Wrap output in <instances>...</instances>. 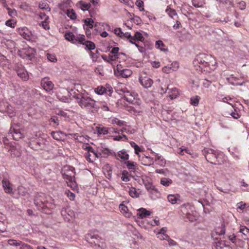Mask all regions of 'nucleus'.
Listing matches in <instances>:
<instances>
[{
	"instance_id": "3",
	"label": "nucleus",
	"mask_w": 249,
	"mask_h": 249,
	"mask_svg": "<svg viewBox=\"0 0 249 249\" xmlns=\"http://www.w3.org/2000/svg\"><path fill=\"white\" fill-rule=\"evenodd\" d=\"M179 215L185 221H194L196 220L193 206L189 203L183 204L180 206Z\"/></svg>"
},
{
	"instance_id": "15",
	"label": "nucleus",
	"mask_w": 249,
	"mask_h": 249,
	"mask_svg": "<svg viewBox=\"0 0 249 249\" xmlns=\"http://www.w3.org/2000/svg\"><path fill=\"white\" fill-rule=\"evenodd\" d=\"M19 34L26 40H31L32 39V32L28 28L24 27L21 28L19 30Z\"/></svg>"
},
{
	"instance_id": "63",
	"label": "nucleus",
	"mask_w": 249,
	"mask_h": 249,
	"mask_svg": "<svg viewBox=\"0 0 249 249\" xmlns=\"http://www.w3.org/2000/svg\"><path fill=\"white\" fill-rule=\"evenodd\" d=\"M16 24V22H14V20L13 19H9L6 20V21L5 22V25L8 27L11 28H15Z\"/></svg>"
},
{
	"instance_id": "2",
	"label": "nucleus",
	"mask_w": 249,
	"mask_h": 249,
	"mask_svg": "<svg viewBox=\"0 0 249 249\" xmlns=\"http://www.w3.org/2000/svg\"><path fill=\"white\" fill-rule=\"evenodd\" d=\"M77 103L83 108L89 109L93 112L95 110V101L89 96L83 94H76L74 95Z\"/></svg>"
},
{
	"instance_id": "55",
	"label": "nucleus",
	"mask_w": 249,
	"mask_h": 249,
	"mask_svg": "<svg viewBox=\"0 0 249 249\" xmlns=\"http://www.w3.org/2000/svg\"><path fill=\"white\" fill-rule=\"evenodd\" d=\"M102 58L104 59L105 61L107 62H111L113 61H115V57L113 56L112 54H109L108 56L107 55H102Z\"/></svg>"
},
{
	"instance_id": "32",
	"label": "nucleus",
	"mask_w": 249,
	"mask_h": 249,
	"mask_svg": "<svg viewBox=\"0 0 249 249\" xmlns=\"http://www.w3.org/2000/svg\"><path fill=\"white\" fill-rule=\"evenodd\" d=\"M169 90L170 91H169V96L171 99L176 98L178 96H179V92L177 88H173Z\"/></svg>"
},
{
	"instance_id": "27",
	"label": "nucleus",
	"mask_w": 249,
	"mask_h": 249,
	"mask_svg": "<svg viewBox=\"0 0 249 249\" xmlns=\"http://www.w3.org/2000/svg\"><path fill=\"white\" fill-rule=\"evenodd\" d=\"M77 6L83 11L89 10L91 7V4L90 3L86 2L83 0L79 1Z\"/></svg>"
},
{
	"instance_id": "60",
	"label": "nucleus",
	"mask_w": 249,
	"mask_h": 249,
	"mask_svg": "<svg viewBox=\"0 0 249 249\" xmlns=\"http://www.w3.org/2000/svg\"><path fill=\"white\" fill-rule=\"evenodd\" d=\"M158 237L160 240H167L169 238V236L164 232H159L158 234Z\"/></svg>"
},
{
	"instance_id": "31",
	"label": "nucleus",
	"mask_w": 249,
	"mask_h": 249,
	"mask_svg": "<svg viewBox=\"0 0 249 249\" xmlns=\"http://www.w3.org/2000/svg\"><path fill=\"white\" fill-rule=\"evenodd\" d=\"M119 208L121 211V212L124 214L126 217H130L131 215V213H128V208L125 205H123V204H120L119 206Z\"/></svg>"
},
{
	"instance_id": "19",
	"label": "nucleus",
	"mask_w": 249,
	"mask_h": 249,
	"mask_svg": "<svg viewBox=\"0 0 249 249\" xmlns=\"http://www.w3.org/2000/svg\"><path fill=\"white\" fill-rule=\"evenodd\" d=\"M95 106L96 107H94V111H97L99 108H101L104 111H108L109 110L107 103L104 102V101H95Z\"/></svg>"
},
{
	"instance_id": "34",
	"label": "nucleus",
	"mask_w": 249,
	"mask_h": 249,
	"mask_svg": "<svg viewBox=\"0 0 249 249\" xmlns=\"http://www.w3.org/2000/svg\"><path fill=\"white\" fill-rule=\"evenodd\" d=\"M239 231L244 235V237H242L244 239H248L249 238V228L246 227H242L240 228Z\"/></svg>"
},
{
	"instance_id": "53",
	"label": "nucleus",
	"mask_w": 249,
	"mask_h": 249,
	"mask_svg": "<svg viewBox=\"0 0 249 249\" xmlns=\"http://www.w3.org/2000/svg\"><path fill=\"white\" fill-rule=\"evenodd\" d=\"M17 191L18 194L21 196H25L27 193L26 189L23 186H19L18 187Z\"/></svg>"
},
{
	"instance_id": "62",
	"label": "nucleus",
	"mask_w": 249,
	"mask_h": 249,
	"mask_svg": "<svg viewBox=\"0 0 249 249\" xmlns=\"http://www.w3.org/2000/svg\"><path fill=\"white\" fill-rule=\"evenodd\" d=\"M46 56H47V59L50 61H51V62L57 61V59L56 58V56L53 54L47 53L46 54Z\"/></svg>"
},
{
	"instance_id": "56",
	"label": "nucleus",
	"mask_w": 249,
	"mask_h": 249,
	"mask_svg": "<svg viewBox=\"0 0 249 249\" xmlns=\"http://www.w3.org/2000/svg\"><path fill=\"white\" fill-rule=\"evenodd\" d=\"M131 73L132 71L130 69H124V71L122 73V77H128L130 76Z\"/></svg>"
},
{
	"instance_id": "5",
	"label": "nucleus",
	"mask_w": 249,
	"mask_h": 249,
	"mask_svg": "<svg viewBox=\"0 0 249 249\" xmlns=\"http://www.w3.org/2000/svg\"><path fill=\"white\" fill-rule=\"evenodd\" d=\"M34 203L38 210L41 211L42 213L50 214L52 213V210L55 207L53 200L50 199V201H43L40 199L36 198Z\"/></svg>"
},
{
	"instance_id": "14",
	"label": "nucleus",
	"mask_w": 249,
	"mask_h": 249,
	"mask_svg": "<svg viewBox=\"0 0 249 249\" xmlns=\"http://www.w3.org/2000/svg\"><path fill=\"white\" fill-rule=\"evenodd\" d=\"M179 67V63L177 61H174L170 66H166L162 68V71L165 73H170V72L176 71Z\"/></svg>"
},
{
	"instance_id": "41",
	"label": "nucleus",
	"mask_w": 249,
	"mask_h": 249,
	"mask_svg": "<svg viewBox=\"0 0 249 249\" xmlns=\"http://www.w3.org/2000/svg\"><path fill=\"white\" fill-rule=\"evenodd\" d=\"M200 97L199 96H195L191 98V104L193 106H197L199 104Z\"/></svg>"
},
{
	"instance_id": "59",
	"label": "nucleus",
	"mask_w": 249,
	"mask_h": 249,
	"mask_svg": "<svg viewBox=\"0 0 249 249\" xmlns=\"http://www.w3.org/2000/svg\"><path fill=\"white\" fill-rule=\"evenodd\" d=\"M124 69H123L121 65H118L116 67V69H114V73L116 74V75H118L117 74V72L118 74H119L120 75L122 76V72L124 71Z\"/></svg>"
},
{
	"instance_id": "49",
	"label": "nucleus",
	"mask_w": 249,
	"mask_h": 249,
	"mask_svg": "<svg viewBox=\"0 0 249 249\" xmlns=\"http://www.w3.org/2000/svg\"><path fill=\"white\" fill-rule=\"evenodd\" d=\"M240 79H228V81L231 83L233 85V86H242L243 84V82L238 81Z\"/></svg>"
},
{
	"instance_id": "48",
	"label": "nucleus",
	"mask_w": 249,
	"mask_h": 249,
	"mask_svg": "<svg viewBox=\"0 0 249 249\" xmlns=\"http://www.w3.org/2000/svg\"><path fill=\"white\" fill-rule=\"evenodd\" d=\"M121 131L122 133L125 132L127 133H130L132 134V133H134L136 132V130L134 129H131V128H130L129 127L125 126L122 128Z\"/></svg>"
},
{
	"instance_id": "1",
	"label": "nucleus",
	"mask_w": 249,
	"mask_h": 249,
	"mask_svg": "<svg viewBox=\"0 0 249 249\" xmlns=\"http://www.w3.org/2000/svg\"><path fill=\"white\" fill-rule=\"evenodd\" d=\"M216 62L214 57L205 53L197 54L193 61L196 71L200 72H211L216 68Z\"/></svg>"
},
{
	"instance_id": "4",
	"label": "nucleus",
	"mask_w": 249,
	"mask_h": 249,
	"mask_svg": "<svg viewBox=\"0 0 249 249\" xmlns=\"http://www.w3.org/2000/svg\"><path fill=\"white\" fill-rule=\"evenodd\" d=\"M34 203L38 210L41 211L42 213L50 214L52 213V210L55 207L53 200L50 199V201H43L40 199L36 198Z\"/></svg>"
},
{
	"instance_id": "17",
	"label": "nucleus",
	"mask_w": 249,
	"mask_h": 249,
	"mask_svg": "<svg viewBox=\"0 0 249 249\" xmlns=\"http://www.w3.org/2000/svg\"><path fill=\"white\" fill-rule=\"evenodd\" d=\"M140 160L142 161V164L145 166H150V165L153 164L154 163L153 158L146 156L144 155L140 156Z\"/></svg>"
},
{
	"instance_id": "42",
	"label": "nucleus",
	"mask_w": 249,
	"mask_h": 249,
	"mask_svg": "<svg viewBox=\"0 0 249 249\" xmlns=\"http://www.w3.org/2000/svg\"><path fill=\"white\" fill-rule=\"evenodd\" d=\"M166 12L167 13L170 17L173 18L174 16L177 15L176 11L173 8H171L169 7H167L166 9Z\"/></svg>"
},
{
	"instance_id": "22",
	"label": "nucleus",
	"mask_w": 249,
	"mask_h": 249,
	"mask_svg": "<svg viewBox=\"0 0 249 249\" xmlns=\"http://www.w3.org/2000/svg\"><path fill=\"white\" fill-rule=\"evenodd\" d=\"M139 80L141 84L145 88H149L152 86L153 81L151 78H140Z\"/></svg>"
},
{
	"instance_id": "7",
	"label": "nucleus",
	"mask_w": 249,
	"mask_h": 249,
	"mask_svg": "<svg viewBox=\"0 0 249 249\" xmlns=\"http://www.w3.org/2000/svg\"><path fill=\"white\" fill-rule=\"evenodd\" d=\"M205 157L208 162L212 164H219L218 156L217 152L212 149L204 148L202 151Z\"/></svg>"
},
{
	"instance_id": "24",
	"label": "nucleus",
	"mask_w": 249,
	"mask_h": 249,
	"mask_svg": "<svg viewBox=\"0 0 249 249\" xmlns=\"http://www.w3.org/2000/svg\"><path fill=\"white\" fill-rule=\"evenodd\" d=\"M155 47L157 49L160 50L161 51L166 52L168 51L167 47L164 44L163 42L161 40H158L156 41Z\"/></svg>"
},
{
	"instance_id": "35",
	"label": "nucleus",
	"mask_w": 249,
	"mask_h": 249,
	"mask_svg": "<svg viewBox=\"0 0 249 249\" xmlns=\"http://www.w3.org/2000/svg\"><path fill=\"white\" fill-rule=\"evenodd\" d=\"M65 36L66 39L73 43L76 42V40H77L76 36H75L74 35H73V33L71 32L67 33L65 34Z\"/></svg>"
},
{
	"instance_id": "13",
	"label": "nucleus",
	"mask_w": 249,
	"mask_h": 249,
	"mask_svg": "<svg viewBox=\"0 0 249 249\" xmlns=\"http://www.w3.org/2000/svg\"><path fill=\"white\" fill-rule=\"evenodd\" d=\"M112 91V87L109 85H106V88L103 86H98L94 89V92L98 95H103L104 93H107L108 95H110Z\"/></svg>"
},
{
	"instance_id": "16",
	"label": "nucleus",
	"mask_w": 249,
	"mask_h": 249,
	"mask_svg": "<svg viewBox=\"0 0 249 249\" xmlns=\"http://www.w3.org/2000/svg\"><path fill=\"white\" fill-rule=\"evenodd\" d=\"M2 187L4 192L7 194L13 193V185L7 178H3L2 181Z\"/></svg>"
},
{
	"instance_id": "23",
	"label": "nucleus",
	"mask_w": 249,
	"mask_h": 249,
	"mask_svg": "<svg viewBox=\"0 0 249 249\" xmlns=\"http://www.w3.org/2000/svg\"><path fill=\"white\" fill-rule=\"evenodd\" d=\"M179 195H169L167 196L168 201L172 204H176L180 201Z\"/></svg>"
},
{
	"instance_id": "10",
	"label": "nucleus",
	"mask_w": 249,
	"mask_h": 249,
	"mask_svg": "<svg viewBox=\"0 0 249 249\" xmlns=\"http://www.w3.org/2000/svg\"><path fill=\"white\" fill-rule=\"evenodd\" d=\"M83 147L87 151L85 154V157L87 161L92 162L95 161L96 158L99 157L98 153L94 151L92 147L89 145H85Z\"/></svg>"
},
{
	"instance_id": "28",
	"label": "nucleus",
	"mask_w": 249,
	"mask_h": 249,
	"mask_svg": "<svg viewBox=\"0 0 249 249\" xmlns=\"http://www.w3.org/2000/svg\"><path fill=\"white\" fill-rule=\"evenodd\" d=\"M152 154L154 155L156 158L155 159V161L157 162V164H159L160 166H164L166 164V161L163 157L158 156V154L153 151L152 152Z\"/></svg>"
},
{
	"instance_id": "9",
	"label": "nucleus",
	"mask_w": 249,
	"mask_h": 249,
	"mask_svg": "<svg viewBox=\"0 0 249 249\" xmlns=\"http://www.w3.org/2000/svg\"><path fill=\"white\" fill-rule=\"evenodd\" d=\"M36 51L31 47H25L21 50L18 51V54L24 59H32L35 57Z\"/></svg>"
},
{
	"instance_id": "36",
	"label": "nucleus",
	"mask_w": 249,
	"mask_h": 249,
	"mask_svg": "<svg viewBox=\"0 0 249 249\" xmlns=\"http://www.w3.org/2000/svg\"><path fill=\"white\" fill-rule=\"evenodd\" d=\"M192 2L195 7H203L205 3V0H192Z\"/></svg>"
},
{
	"instance_id": "43",
	"label": "nucleus",
	"mask_w": 249,
	"mask_h": 249,
	"mask_svg": "<svg viewBox=\"0 0 249 249\" xmlns=\"http://www.w3.org/2000/svg\"><path fill=\"white\" fill-rule=\"evenodd\" d=\"M121 179L122 181L127 182L130 180V177L128 176V172L127 171H124L122 172Z\"/></svg>"
},
{
	"instance_id": "8",
	"label": "nucleus",
	"mask_w": 249,
	"mask_h": 249,
	"mask_svg": "<svg viewBox=\"0 0 249 249\" xmlns=\"http://www.w3.org/2000/svg\"><path fill=\"white\" fill-rule=\"evenodd\" d=\"M124 98L131 104H136V105H140L141 104L140 100L138 99V93L133 90L128 89L127 88H126L124 93Z\"/></svg>"
},
{
	"instance_id": "51",
	"label": "nucleus",
	"mask_w": 249,
	"mask_h": 249,
	"mask_svg": "<svg viewBox=\"0 0 249 249\" xmlns=\"http://www.w3.org/2000/svg\"><path fill=\"white\" fill-rule=\"evenodd\" d=\"M110 122L113 124H117L120 126L124 125V122H123V121L118 120V118H112V120H111Z\"/></svg>"
},
{
	"instance_id": "25",
	"label": "nucleus",
	"mask_w": 249,
	"mask_h": 249,
	"mask_svg": "<svg viewBox=\"0 0 249 249\" xmlns=\"http://www.w3.org/2000/svg\"><path fill=\"white\" fill-rule=\"evenodd\" d=\"M125 164L130 172H135L138 169V164L136 162L127 160L125 162Z\"/></svg>"
},
{
	"instance_id": "47",
	"label": "nucleus",
	"mask_w": 249,
	"mask_h": 249,
	"mask_svg": "<svg viewBox=\"0 0 249 249\" xmlns=\"http://www.w3.org/2000/svg\"><path fill=\"white\" fill-rule=\"evenodd\" d=\"M48 18L49 17H46L44 20H43L41 23L42 27H43L45 30H49L50 28L49 24Z\"/></svg>"
},
{
	"instance_id": "33",
	"label": "nucleus",
	"mask_w": 249,
	"mask_h": 249,
	"mask_svg": "<svg viewBox=\"0 0 249 249\" xmlns=\"http://www.w3.org/2000/svg\"><path fill=\"white\" fill-rule=\"evenodd\" d=\"M122 38H126L127 39L129 40V42H131L132 44H134L136 46L138 47V44L135 42L133 41V39H134V37H132L130 33L128 32H125L124 33L123 32L122 36Z\"/></svg>"
},
{
	"instance_id": "50",
	"label": "nucleus",
	"mask_w": 249,
	"mask_h": 249,
	"mask_svg": "<svg viewBox=\"0 0 249 249\" xmlns=\"http://www.w3.org/2000/svg\"><path fill=\"white\" fill-rule=\"evenodd\" d=\"M117 58L116 59V61L121 62V61H125L126 59V56L125 54L124 53H119V54H117Z\"/></svg>"
},
{
	"instance_id": "39",
	"label": "nucleus",
	"mask_w": 249,
	"mask_h": 249,
	"mask_svg": "<svg viewBox=\"0 0 249 249\" xmlns=\"http://www.w3.org/2000/svg\"><path fill=\"white\" fill-rule=\"evenodd\" d=\"M129 196H131L133 198H135H135H137V197H139L140 195L138 191H136V188H133V187L129 189Z\"/></svg>"
},
{
	"instance_id": "61",
	"label": "nucleus",
	"mask_w": 249,
	"mask_h": 249,
	"mask_svg": "<svg viewBox=\"0 0 249 249\" xmlns=\"http://www.w3.org/2000/svg\"><path fill=\"white\" fill-rule=\"evenodd\" d=\"M11 154L14 157H19L21 155V152L19 149L12 148L11 149Z\"/></svg>"
},
{
	"instance_id": "52",
	"label": "nucleus",
	"mask_w": 249,
	"mask_h": 249,
	"mask_svg": "<svg viewBox=\"0 0 249 249\" xmlns=\"http://www.w3.org/2000/svg\"><path fill=\"white\" fill-rule=\"evenodd\" d=\"M216 233L218 235H223L225 233V228L224 225H222L220 227L216 228Z\"/></svg>"
},
{
	"instance_id": "26",
	"label": "nucleus",
	"mask_w": 249,
	"mask_h": 249,
	"mask_svg": "<svg viewBox=\"0 0 249 249\" xmlns=\"http://www.w3.org/2000/svg\"><path fill=\"white\" fill-rule=\"evenodd\" d=\"M137 213V215L142 218L146 217V216L150 215L151 213L150 211L146 210V209L143 208H140Z\"/></svg>"
},
{
	"instance_id": "40",
	"label": "nucleus",
	"mask_w": 249,
	"mask_h": 249,
	"mask_svg": "<svg viewBox=\"0 0 249 249\" xmlns=\"http://www.w3.org/2000/svg\"><path fill=\"white\" fill-rule=\"evenodd\" d=\"M85 25L89 28H92L93 27V20L91 18H87L84 21Z\"/></svg>"
},
{
	"instance_id": "58",
	"label": "nucleus",
	"mask_w": 249,
	"mask_h": 249,
	"mask_svg": "<svg viewBox=\"0 0 249 249\" xmlns=\"http://www.w3.org/2000/svg\"><path fill=\"white\" fill-rule=\"evenodd\" d=\"M39 7L42 10H48V9L50 10V8L49 7L48 4L45 1H42L39 4Z\"/></svg>"
},
{
	"instance_id": "45",
	"label": "nucleus",
	"mask_w": 249,
	"mask_h": 249,
	"mask_svg": "<svg viewBox=\"0 0 249 249\" xmlns=\"http://www.w3.org/2000/svg\"><path fill=\"white\" fill-rule=\"evenodd\" d=\"M172 182V181L171 180V179L167 178H161L160 183L163 186H168L171 185Z\"/></svg>"
},
{
	"instance_id": "64",
	"label": "nucleus",
	"mask_w": 249,
	"mask_h": 249,
	"mask_svg": "<svg viewBox=\"0 0 249 249\" xmlns=\"http://www.w3.org/2000/svg\"><path fill=\"white\" fill-rule=\"evenodd\" d=\"M236 206L237 209L243 211L246 208L247 204L243 202V201H240L239 203H237Z\"/></svg>"
},
{
	"instance_id": "12",
	"label": "nucleus",
	"mask_w": 249,
	"mask_h": 249,
	"mask_svg": "<svg viewBox=\"0 0 249 249\" xmlns=\"http://www.w3.org/2000/svg\"><path fill=\"white\" fill-rule=\"evenodd\" d=\"M61 213L65 221L68 222L73 221L75 216V213L70 208L62 209Z\"/></svg>"
},
{
	"instance_id": "29",
	"label": "nucleus",
	"mask_w": 249,
	"mask_h": 249,
	"mask_svg": "<svg viewBox=\"0 0 249 249\" xmlns=\"http://www.w3.org/2000/svg\"><path fill=\"white\" fill-rule=\"evenodd\" d=\"M116 157L119 159L124 160H128L129 158V155L126 153V151L124 150H122L118 152V154L116 155Z\"/></svg>"
},
{
	"instance_id": "37",
	"label": "nucleus",
	"mask_w": 249,
	"mask_h": 249,
	"mask_svg": "<svg viewBox=\"0 0 249 249\" xmlns=\"http://www.w3.org/2000/svg\"><path fill=\"white\" fill-rule=\"evenodd\" d=\"M71 138H73L77 142H85V138L83 135H79L78 134H70Z\"/></svg>"
},
{
	"instance_id": "46",
	"label": "nucleus",
	"mask_w": 249,
	"mask_h": 249,
	"mask_svg": "<svg viewBox=\"0 0 249 249\" xmlns=\"http://www.w3.org/2000/svg\"><path fill=\"white\" fill-rule=\"evenodd\" d=\"M133 37H134V39H133V41L135 42L136 40L142 41V40L144 39V37L143 36L142 33L139 32H136L135 35L134 36H133Z\"/></svg>"
},
{
	"instance_id": "18",
	"label": "nucleus",
	"mask_w": 249,
	"mask_h": 249,
	"mask_svg": "<svg viewBox=\"0 0 249 249\" xmlns=\"http://www.w3.org/2000/svg\"><path fill=\"white\" fill-rule=\"evenodd\" d=\"M41 85L44 90L46 91H51L54 88V84L53 82L49 80H45V79H43L41 81Z\"/></svg>"
},
{
	"instance_id": "20",
	"label": "nucleus",
	"mask_w": 249,
	"mask_h": 249,
	"mask_svg": "<svg viewBox=\"0 0 249 249\" xmlns=\"http://www.w3.org/2000/svg\"><path fill=\"white\" fill-rule=\"evenodd\" d=\"M96 131L98 134H103L106 135L109 132H114L116 133V131L114 128H106V127H96Z\"/></svg>"
},
{
	"instance_id": "30",
	"label": "nucleus",
	"mask_w": 249,
	"mask_h": 249,
	"mask_svg": "<svg viewBox=\"0 0 249 249\" xmlns=\"http://www.w3.org/2000/svg\"><path fill=\"white\" fill-rule=\"evenodd\" d=\"M129 143L131 145V146L133 147L135 151V153L138 155V156L140 158V156H141L139 154V152H142L143 148H142V147L139 146V145L134 142H129Z\"/></svg>"
},
{
	"instance_id": "57",
	"label": "nucleus",
	"mask_w": 249,
	"mask_h": 249,
	"mask_svg": "<svg viewBox=\"0 0 249 249\" xmlns=\"http://www.w3.org/2000/svg\"><path fill=\"white\" fill-rule=\"evenodd\" d=\"M135 5H137L138 7L140 8V11H144V2L142 0H136Z\"/></svg>"
},
{
	"instance_id": "21",
	"label": "nucleus",
	"mask_w": 249,
	"mask_h": 249,
	"mask_svg": "<svg viewBox=\"0 0 249 249\" xmlns=\"http://www.w3.org/2000/svg\"><path fill=\"white\" fill-rule=\"evenodd\" d=\"M115 90L116 91L120 94V95H123L124 96V93L126 89V87L124 83H117L116 85L114 87Z\"/></svg>"
},
{
	"instance_id": "11",
	"label": "nucleus",
	"mask_w": 249,
	"mask_h": 249,
	"mask_svg": "<svg viewBox=\"0 0 249 249\" xmlns=\"http://www.w3.org/2000/svg\"><path fill=\"white\" fill-rule=\"evenodd\" d=\"M9 135H11L14 140L17 141L21 139L23 137L22 130L20 129L18 125L15 124L12 125L10 127Z\"/></svg>"
},
{
	"instance_id": "38",
	"label": "nucleus",
	"mask_w": 249,
	"mask_h": 249,
	"mask_svg": "<svg viewBox=\"0 0 249 249\" xmlns=\"http://www.w3.org/2000/svg\"><path fill=\"white\" fill-rule=\"evenodd\" d=\"M66 14L68 17H69L71 19H75V18H77L76 13H75L73 9L67 10Z\"/></svg>"
},
{
	"instance_id": "6",
	"label": "nucleus",
	"mask_w": 249,
	"mask_h": 249,
	"mask_svg": "<svg viewBox=\"0 0 249 249\" xmlns=\"http://www.w3.org/2000/svg\"><path fill=\"white\" fill-rule=\"evenodd\" d=\"M63 178L66 179L70 183V185L75 187V169L72 166H66L62 171Z\"/></svg>"
},
{
	"instance_id": "44",
	"label": "nucleus",
	"mask_w": 249,
	"mask_h": 249,
	"mask_svg": "<svg viewBox=\"0 0 249 249\" xmlns=\"http://www.w3.org/2000/svg\"><path fill=\"white\" fill-rule=\"evenodd\" d=\"M8 244L11 246H15V247H19L22 244V242L20 240H17L14 239L8 240Z\"/></svg>"
},
{
	"instance_id": "54",
	"label": "nucleus",
	"mask_w": 249,
	"mask_h": 249,
	"mask_svg": "<svg viewBox=\"0 0 249 249\" xmlns=\"http://www.w3.org/2000/svg\"><path fill=\"white\" fill-rule=\"evenodd\" d=\"M85 45L87 48L89 50H94L95 48V46L94 42L90 41H86V42H85Z\"/></svg>"
}]
</instances>
